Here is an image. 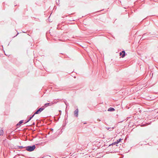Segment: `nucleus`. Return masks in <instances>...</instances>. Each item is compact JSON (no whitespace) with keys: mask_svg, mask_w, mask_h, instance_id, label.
<instances>
[{"mask_svg":"<svg viewBox=\"0 0 158 158\" xmlns=\"http://www.w3.org/2000/svg\"><path fill=\"white\" fill-rule=\"evenodd\" d=\"M23 123V121L21 120L17 124V125H19Z\"/></svg>","mask_w":158,"mask_h":158,"instance_id":"8","label":"nucleus"},{"mask_svg":"<svg viewBox=\"0 0 158 158\" xmlns=\"http://www.w3.org/2000/svg\"><path fill=\"white\" fill-rule=\"evenodd\" d=\"M50 104V103H46V104H45L44 105V106H45V107H46L47 106H48Z\"/></svg>","mask_w":158,"mask_h":158,"instance_id":"9","label":"nucleus"},{"mask_svg":"<svg viewBox=\"0 0 158 158\" xmlns=\"http://www.w3.org/2000/svg\"><path fill=\"white\" fill-rule=\"evenodd\" d=\"M3 131L2 129H0V135H2L3 134Z\"/></svg>","mask_w":158,"mask_h":158,"instance_id":"6","label":"nucleus"},{"mask_svg":"<svg viewBox=\"0 0 158 158\" xmlns=\"http://www.w3.org/2000/svg\"><path fill=\"white\" fill-rule=\"evenodd\" d=\"M78 109H76L74 112V115L76 116L77 117L78 115Z\"/></svg>","mask_w":158,"mask_h":158,"instance_id":"4","label":"nucleus"},{"mask_svg":"<svg viewBox=\"0 0 158 158\" xmlns=\"http://www.w3.org/2000/svg\"><path fill=\"white\" fill-rule=\"evenodd\" d=\"M115 110V109L113 108L110 107L108 109V111H113Z\"/></svg>","mask_w":158,"mask_h":158,"instance_id":"5","label":"nucleus"},{"mask_svg":"<svg viewBox=\"0 0 158 158\" xmlns=\"http://www.w3.org/2000/svg\"><path fill=\"white\" fill-rule=\"evenodd\" d=\"M121 139H120L118 140L116 142L114 143V144H115V143H119L121 141Z\"/></svg>","mask_w":158,"mask_h":158,"instance_id":"7","label":"nucleus"},{"mask_svg":"<svg viewBox=\"0 0 158 158\" xmlns=\"http://www.w3.org/2000/svg\"><path fill=\"white\" fill-rule=\"evenodd\" d=\"M125 55V52L124 51H122L120 53V55L122 56V57L123 58L124 57Z\"/></svg>","mask_w":158,"mask_h":158,"instance_id":"3","label":"nucleus"},{"mask_svg":"<svg viewBox=\"0 0 158 158\" xmlns=\"http://www.w3.org/2000/svg\"><path fill=\"white\" fill-rule=\"evenodd\" d=\"M35 148V146L34 145L32 146H28L26 147V150L28 151L31 152L33 151Z\"/></svg>","mask_w":158,"mask_h":158,"instance_id":"2","label":"nucleus"},{"mask_svg":"<svg viewBox=\"0 0 158 158\" xmlns=\"http://www.w3.org/2000/svg\"><path fill=\"white\" fill-rule=\"evenodd\" d=\"M44 109V108H42V107L40 108L39 110H38L34 113V114L29 119L27 122H29L31 119V118L33 117V116H34L35 114H38L40 113L42 111H43Z\"/></svg>","mask_w":158,"mask_h":158,"instance_id":"1","label":"nucleus"}]
</instances>
